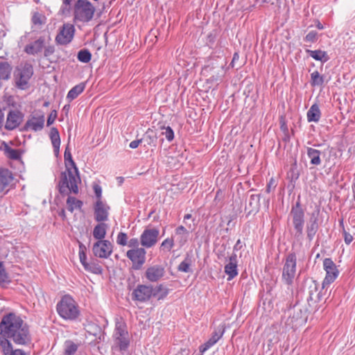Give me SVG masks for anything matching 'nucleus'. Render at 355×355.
Listing matches in <instances>:
<instances>
[{"instance_id": "1", "label": "nucleus", "mask_w": 355, "mask_h": 355, "mask_svg": "<svg viewBox=\"0 0 355 355\" xmlns=\"http://www.w3.org/2000/svg\"><path fill=\"white\" fill-rule=\"evenodd\" d=\"M59 315L65 320H76L80 311L75 300L69 295H64L56 306Z\"/></svg>"}, {"instance_id": "2", "label": "nucleus", "mask_w": 355, "mask_h": 355, "mask_svg": "<svg viewBox=\"0 0 355 355\" xmlns=\"http://www.w3.org/2000/svg\"><path fill=\"white\" fill-rule=\"evenodd\" d=\"M322 287L320 289L319 283L313 278L304 281L303 292L308 295L306 301L309 308L318 309L317 303L322 300Z\"/></svg>"}, {"instance_id": "3", "label": "nucleus", "mask_w": 355, "mask_h": 355, "mask_svg": "<svg viewBox=\"0 0 355 355\" xmlns=\"http://www.w3.org/2000/svg\"><path fill=\"white\" fill-rule=\"evenodd\" d=\"M34 73L33 65L26 62L17 66L14 71L15 87L21 90L28 88V82Z\"/></svg>"}, {"instance_id": "4", "label": "nucleus", "mask_w": 355, "mask_h": 355, "mask_svg": "<svg viewBox=\"0 0 355 355\" xmlns=\"http://www.w3.org/2000/svg\"><path fill=\"white\" fill-rule=\"evenodd\" d=\"M95 10V7L88 0H77L73 7L74 19L89 22L92 19Z\"/></svg>"}, {"instance_id": "5", "label": "nucleus", "mask_w": 355, "mask_h": 355, "mask_svg": "<svg viewBox=\"0 0 355 355\" xmlns=\"http://www.w3.org/2000/svg\"><path fill=\"white\" fill-rule=\"evenodd\" d=\"M318 309H315V307L308 308L299 303H296L288 312L291 322H295V325H301L306 322L309 313L312 311L315 312Z\"/></svg>"}, {"instance_id": "6", "label": "nucleus", "mask_w": 355, "mask_h": 355, "mask_svg": "<svg viewBox=\"0 0 355 355\" xmlns=\"http://www.w3.org/2000/svg\"><path fill=\"white\" fill-rule=\"evenodd\" d=\"M295 268L296 255L295 252H291L286 257L282 272V278L288 285L293 284L295 275Z\"/></svg>"}, {"instance_id": "7", "label": "nucleus", "mask_w": 355, "mask_h": 355, "mask_svg": "<svg viewBox=\"0 0 355 355\" xmlns=\"http://www.w3.org/2000/svg\"><path fill=\"white\" fill-rule=\"evenodd\" d=\"M323 267L326 271V276L322 284V290H324L326 286L334 282L339 274L336 265L331 258H325L323 260Z\"/></svg>"}, {"instance_id": "8", "label": "nucleus", "mask_w": 355, "mask_h": 355, "mask_svg": "<svg viewBox=\"0 0 355 355\" xmlns=\"http://www.w3.org/2000/svg\"><path fill=\"white\" fill-rule=\"evenodd\" d=\"M75 28L73 24H64L60 28L59 33L55 37V41L57 44L67 45L69 44L74 36Z\"/></svg>"}, {"instance_id": "9", "label": "nucleus", "mask_w": 355, "mask_h": 355, "mask_svg": "<svg viewBox=\"0 0 355 355\" xmlns=\"http://www.w3.org/2000/svg\"><path fill=\"white\" fill-rule=\"evenodd\" d=\"M146 251L144 248H140L131 249L127 251V257L132 262L133 270H140L146 261Z\"/></svg>"}, {"instance_id": "10", "label": "nucleus", "mask_w": 355, "mask_h": 355, "mask_svg": "<svg viewBox=\"0 0 355 355\" xmlns=\"http://www.w3.org/2000/svg\"><path fill=\"white\" fill-rule=\"evenodd\" d=\"M64 163L66 170L61 173L60 178H67L66 173H68V178H80L78 168L72 159L69 146L65 148L64 153Z\"/></svg>"}, {"instance_id": "11", "label": "nucleus", "mask_w": 355, "mask_h": 355, "mask_svg": "<svg viewBox=\"0 0 355 355\" xmlns=\"http://www.w3.org/2000/svg\"><path fill=\"white\" fill-rule=\"evenodd\" d=\"M81 179H61L58 185V191L62 196H68L70 193H78V184Z\"/></svg>"}, {"instance_id": "12", "label": "nucleus", "mask_w": 355, "mask_h": 355, "mask_svg": "<svg viewBox=\"0 0 355 355\" xmlns=\"http://www.w3.org/2000/svg\"><path fill=\"white\" fill-rule=\"evenodd\" d=\"M112 244L110 241H98L94 243L92 251L95 257L106 259L112 254Z\"/></svg>"}, {"instance_id": "13", "label": "nucleus", "mask_w": 355, "mask_h": 355, "mask_svg": "<svg viewBox=\"0 0 355 355\" xmlns=\"http://www.w3.org/2000/svg\"><path fill=\"white\" fill-rule=\"evenodd\" d=\"M159 234V231L157 228L145 229L140 236L141 245L147 248L153 247L157 243Z\"/></svg>"}, {"instance_id": "14", "label": "nucleus", "mask_w": 355, "mask_h": 355, "mask_svg": "<svg viewBox=\"0 0 355 355\" xmlns=\"http://www.w3.org/2000/svg\"><path fill=\"white\" fill-rule=\"evenodd\" d=\"M152 285L139 284L137 286L131 294L133 301L145 302L151 297Z\"/></svg>"}, {"instance_id": "15", "label": "nucleus", "mask_w": 355, "mask_h": 355, "mask_svg": "<svg viewBox=\"0 0 355 355\" xmlns=\"http://www.w3.org/2000/svg\"><path fill=\"white\" fill-rule=\"evenodd\" d=\"M44 125V114L41 113L40 114H36L35 115L31 116V118L28 119L25 125L21 128V131H28L29 129L33 130L35 132L41 130L43 129Z\"/></svg>"}, {"instance_id": "16", "label": "nucleus", "mask_w": 355, "mask_h": 355, "mask_svg": "<svg viewBox=\"0 0 355 355\" xmlns=\"http://www.w3.org/2000/svg\"><path fill=\"white\" fill-rule=\"evenodd\" d=\"M24 114L19 110H10L7 116L5 128L7 130H13L21 123Z\"/></svg>"}, {"instance_id": "17", "label": "nucleus", "mask_w": 355, "mask_h": 355, "mask_svg": "<svg viewBox=\"0 0 355 355\" xmlns=\"http://www.w3.org/2000/svg\"><path fill=\"white\" fill-rule=\"evenodd\" d=\"M110 207L102 200H96L94 205V219L96 222H105L108 220Z\"/></svg>"}, {"instance_id": "18", "label": "nucleus", "mask_w": 355, "mask_h": 355, "mask_svg": "<svg viewBox=\"0 0 355 355\" xmlns=\"http://www.w3.org/2000/svg\"><path fill=\"white\" fill-rule=\"evenodd\" d=\"M295 230V237L300 238L303 235L304 225V213L290 214Z\"/></svg>"}, {"instance_id": "19", "label": "nucleus", "mask_w": 355, "mask_h": 355, "mask_svg": "<svg viewBox=\"0 0 355 355\" xmlns=\"http://www.w3.org/2000/svg\"><path fill=\"white\" fill-rule=\"evenodd\" d=\"M165 273L164 268L159 265H155L146 269L145 276L151 282H156L160 279Z\"/></svg>"}, {"instance_id": "20", "label": "nucleus", "mask_w": 355, "mask_h": 355, "mask_svg": "<svg viewBox=\"0 0 355 355\" xmlns=\"http://www.w3.org/2000/svg\"><path fill=\"white\" fill-rule=\"evenodd\" d=\"M45 38L43 36H40L37 40L31 42L24 47V52L28 55H37L41 53L44 47Z\"/></svg>"}, {"instance_id": "21", "label": "nucleus", "mask_w": 355, "mask_h": 355, "mask_svg": "<svg viewBox=\"0 0 355 355\" xmlns=\"http://www.w3.org/2000/svg\"><path fill=\"white\" fill-rule=\"evenodd\" d=\"M318 220V219L317 214L312 213L306 226L307 239L309 241H311L313 239L318 230L319 225Z\"/></svg>"}, {"instance_id": "22", "label": "nucleus", "mask_w": 355, "mask_h": 355, "mask_svg": "<svg viewBox=\"0 0 355 355\" xmlns=\"http://www.w3.org/2000/svg\"><path fill=\"white\" fill-rule=\"evenodd\" d=\"M227 260L229 263L225 266V272L228 275V280H230L238 275L236 254L232 253Z\"/></svg>"}, {"instance_id": "23", "label": "nucleus", "mask_w": 355, "mask_h": 355, "mask_svg": "<svg viewBox=\"0 0 355 355\" xmlns=\"http://www.w3.org/2000/svg\"><path fill=\"white\" fill-rule=\"evenodd\" d=\"M0 347L2 349L3 355H26L22 349H13L12 345L10 340H1Z\"/></svg>"}, {"instance_id": "24", "label": "nucleus", "mask_w": 355, "mask_h": 355, "mask_svg": "<svg viewBox=\"0 0 355 355\" xmlns=\"http://www.w3.org/2000/svg\"><path fill=\"white\" fill-rule=\"evenodd\" d=\"M307 121L309 122H318L320 119L321 112L317 103L311 106L306 114Z\"/></svg>"}, {"instance_id": "25", "label": "nucleus", "mask_w": 355, "mask_h": 355, "mask_svg": "<svg viewBox=\"0 0 355 355\" xmlns=\"http://www.w3.org/2000/svg\"><path fill=\"white\" fill-rule=\"evenodd\" d=\"M93 230V236L98 241H103L106 235L107 225L104 222H98Z\"/></svg>"}, {"instance_id": "26", "label": "nucleus", "mask_w": 355, "mask_h": 355, "mask_svg": "<svg viewBox=\"0 0 355 355\" xmlns=\"http://www.w3.org/2000/svg\"><path fill=\"white\" fill-rule=\"evenodd\" d=\"M306 53L309 54V55L313 58L314 60L317 61H320L322 63H324L329 60V57L327 55V53L320 49L314 51L306 49Z\"/></svg>"}, {"instance_id": "27", "label": "nucleus", "mask_w": 355, "mask_h": 355, "mask_svg": "<svg viewBox=\"0 0 355 355\" xmlns=\"http://www.w3.org/2000/svg\"><path fill=\"white\" fill-rule=\"evenodd\" d=\"M114 345L120 352H123L126 351L130 346L129 334H128V336L122 335L121 336L115 337Z\"/></svg>"}, {"instance_id": "28", "label": "nucleus", "mask_w": 355, "mask_h": 355, "mask_svg": "<svg viewBox=\"0 0 355 355\" xmlns=\"http://www.w3.org/2000/svg\"><path fill=\"white\" fill-rule=\"evenodd\" d=\"M3 145L4 153L9 159L12 160L21 159V152L20 150L12 148L5 141L3 142Z\"/></svg>"}, {"instance_id": "29", "label": "nucleus", "mask_w": 355, "mask_h": 355, "mask_svg": "<svg viewBox=\"0 0 355 355\" xmlns=\"http://www.w3.org/2000/svg\"><path fill=\"white\" fill-rule=\"evenodd\" d=\"M321 152L313 148H307V156L310 159V164L312 165H320L321 164L320 159Z\"/></svg>"}, {"instance_id": "30", "label": "nucleus", "mask_w": 355, "mask_h": 355, "mask_svg": "<svg viewBox=\"0 0 355 355\" xmlns=\"http://www.w3.org/2000/svg\"><path fill=\"white\" fill-rule=\"evenodd\" d=\"M86 83H80L72 87L67 94V98L69 102L76 98L85 89Z\"/></svg>"}, {"instance_id": "31", "label": "nucleus", "mask_w": 355, "mask_h": 355, "mask_svg": "<svg viewBox=\"0 0 355 355\" xmlns=\"http://www.w3.org/2000/svg\"><path fill=\"white\" fill-rule=\"evenodd\" d=\"M168 294V289L165 288L163 284H159L155 287L152 286L151 297H157L158 300L164 299Z\"/></svg>"}, {"instance_id": "32", "label": "nucleus", "mask_w": 355, "mask_h": 355, "mask_svg": "<svg viewBox=\"0 0 355 355\" xmlns=\"http://www.w3.org/2000/svg\"><path fill=\"white\" fill-rule=\"evenodd\" d=\"M12 67L8 62H0V80H8L10 78Z\"/></svg>"}, {"instance_id": "33", "label": "nucleus", "mask_w": 355, "mask_h": 355, "mask_svg": "<svg viewBox=\"0 0 355 355\" xmlns=\"http://www.w3.org/2000/svg\"><path fill=\"white\" fill-rule=\"evenodd\" d=\"M141 139L143 142L146 143L144 146L149 145L155 146L157 139V133L153 130L148 128Z\"/></svg>"}, {"instance_id": "34", "label": "nucleus", "mask_w": 355, "mask_h": 355, "mask_svg": "<svg viewBox=\"0 0 355 355\" xmlns=\"http://www.w3.org/2000/svg\"><path fill=\"white\" fill-rule=\"evenodd\" d=\"M67 209L72 213L74 209H81L83 202L80 200L76 199L75 197L69 196L67 199Z\"/></svg>"}, {"instance_id": "35", "label": "nucleus", "mask_w": 355, "mask_h": 355, "mask_svg": "<svg viewBox=\"0 0 355 355\" xmlns=\"http://www.w3.org/2000/svg\"><path fill=\"white\" fill-rule=\"evenodd\" d=\"M10 282L9 276L3 266V261H0V286L6 287Z\"/></svg>"}, {"instance_id": "36", "label": "nucleus", "mask_w": 355, "mask_h": 355, "mask_svg": "<svg viewBox=\"0 0 355 355\" xmlns=\"http://www.w3.org/2000/svg\"><path fill=\"white\" fill-rule=\"evenodd\" d=\"M78 60L83 63H88L92 59V53L87 49L80 50L77 54Z\"/></svg>"}, {"instance_id": "37", "label": "nucleus", "mask_w": 355, "mask_h": 355, "mask_svg": "<svg viewBox=\"0 0 355 355\" xmlns=\"http://www.w3.org/2000/svg\"><path fill=\"white\" fill-rule=\"evenodd\" d=\"M126 324L123 322H117L116 323L114 337L121 336L122 335L128 336Z\"/></svg>"}, {"instance_id": "38", "label": "nucleus", "mask_w": 355, "mask_h": 355, "mask_svg": "<svg viewBox=\"0 0 355 355\" xmlns=\"http://www.w3.org/2000/svg\"><path fill=\"white\" fill-rule=\"evenodd\" d=\"M324 83V77L318 71L311 74V85L312 86H321Z\"/></svg>"}, {"instance_id": "39", "label": "nucleus", "mask_w": 355, "mask_h": 355, "mask_svg": "<svg viewBox=\"0 0 355 355\" xmlns=\"http://www.w3.org/2000/svg\"><path fill=\"white\" fill-rule=\"evenodd\" d=\"M46 17L38 12H35L33 14L31 21L35 26H41L46 23Z\"/></svg>"}, {"instance_id": "40", "label": "nucleus", "mask_w": 355, "mask_h": 355, "mask_svg": "<svg viewBox=\"0 0 355 355\" xmlns=\"http://www.w3.org/2000/svg\"><path fill=\"white\" fill-rule=\"evenodd\" d=\"M78 349V345L73 341L67 340L65 343V355H73Z\"/></svg>"}, {"instance_id": "41", "label": "nucleus", "mask_w": 355, "mask_h": 355, "mask_svg": "<svg viewBox=\"0 0 355 355\" xmlns=\"http://www.w3.org/2000/svg\"><path fill=\"white\" fill-rule=\"evenodd\" d=\"M49 137L52 143V145L60 144V137L58 129L53 127L50 130Z\"/></svg>"}, {"instance_id": "42", "label": "nucleus", "mask_w": 355, "mask_h": 355, "mask_svg": "<svg viewBox=\"0 0 355 355\" xmlns=\"http://www.w3.org/2000/svg\"><path fill=\"white\" fill-rule=\"evenodd\" d=\"M191 260L187 257L178 267V270L184 272H189L191 270Z\"/></svg>"}, {"instance_id": "43", "label": "nucleus", "mask_w": 355, "mask_h": 355, "mask_svg": "<svg viewBox=\"0 0 355 355\" xmlns=\"http://www.w3.org/2000/svg\"><path fill=\"white\" fill-rule=\"evenodd\" d=\"M84 268L86 270L92 272L93 273H95V274H101L103 270L102 268L98 264H96L93 262L87 263L84 266Z\"/></svg>"}, {"instance_id": "44", "label": "nucleus", "mask_w": 355, "mask_h": 355, "mask_svg": "<svg viewBox=\"0 0 355 355\" xmlns=\"http://www.w3.org/2000/svg\"><path fill=\"white\" fill-rule=\"evenodd\" d=\"M161 129L164 131L162 132V135H164L168 141L171 142L174 139V132L170 126H162Z\"/></svg>"}, {"instance_id": "45", "label": "nucleus", "mask_w": 355, "mask_h": 355, "mask_svg": "<svg viewBox=\"0 0 355 355\" xmlns=\"http://www.w3.org/2000/svg\"><path fill=\"white\" fill-rule=\"evenodd\" d=\"M224 198V193L222 189H218L216 193L215 198L214 200V202L216 205H218V203L220 202L219 207H222V201Z\"/></svg>"}, {"instance_id": "46", "label": "nucleus", "mask_w": 355, "mask_h": 355, "mask_svg": "<svg viewBox=\"0 0 355 355\" xmlns=\"http://www.w3.org/2000/svg\"><path fill=\"white\" fill-rule=\"evenodd\" d=\"M116 243L120 245H126L128 243V236L124 232H119L117 239Z\"/></svg>"}, {"instance_id": "47", "label": "nucleus", "mask_w": 355, "mask_h": 355, "mask_svg": "<svg viewBox=\"0 0 355 355\" xmlns=\"http://www.w3.org/2000/svg\"><path fill=\"white\" fill-rule=\"evenodd\" d=\"M318 33L315 31H310L304 37L305 42H315L318 40Z\"/></svg>"}, {"instance_id": "48", "label": "nucleus", "mask_w": 355, "mask_h": 355, "mask_svg": "<svg viewBox=\"0 0 355 355\" xmlns=\"http://www.w3.org/2000/svg\"><path fill=\"white\" fill-rule=\"evenodd\" d=\"M174 245V242L173 239H165L161 244V248L163 250L166 249L168 251H170L171 248Z\"/></svg>"}, {"instance_id": "49", "label": "nucleus", "mask_w": 355, "mask_h": 355, "mask_svg": "<svg viewBox=\"0 0 355 355\" xmlns=\"http://www.w3.org/2000/svg\"><path fill=\"white\" fill-rule=\"evenodd\" d=\"M71 0H62V6L61 8V12L63 15H67L71 10Z\"/></svg>"}, {"instance_id": "50", "label": "nucleus", "mask_w": 355, "mask_h": 355, "mask_svg": "<svg viewBox=\"0 0 355 355\" xmlns=\"http://www.w3.org/2000/svg\"><path fill=\"white\" fill-rule=\"evenodd\" d=\"M217 256L219 259H224L225 261H227V257L226 256V245H221V246L218 249Z\"/></svg>"}, {"instance_id": "51", "label": "nucleus", "mask_w": 355, "mask_h": 355, "mask_svg": "<svg viewBox=\"0 0 355 355\" xmlns=\"http://www.w3.org/2000/svg\"><path fill=\"white\" fill-rule=\"evenodd\" d=\"M257 202H258V198L256 196L254 195H251L250 197V200H249V206L252 208L250 210V213L251 211H255L256 209H257Z\"/></svg>"}, {"instance_id": "52", "label": "nucleus", "mask_w": 355, "mask_h": 355, "mask_svg": "<svg viewBox=\"0 0 355 355\" xmlns=\"http://www.w3.org/2000/svg\"><path fill=\"white\" fill-rule=\"evenodd\" d=\"M297 213H304V209L302 207L300 196L298 197V200L295 203V205L293 206L291 214H297Z\"/></svg>"}, {"instance_id": "53", "label": "nucleus", "mask_w": 355, "mask_h": 355, "mask_svg": "<svg viewBox=\"0 0 355 355\" xmlns=\"http://www.w3.org/2000/svg\"><path fill=\"white\" fill-rule=\"evenodd\" d=\"M44 56L49 58L55 53V46L53 45L44 46Z\"/></svg>"}, {"instance_id": "54", "label": "nucleus", "mask_w": 355, "mask_h": 355, "mask_svg": "<svg viewBox=\"0 0 355 355\" xmlns=\"http://www.w3.org/2000/svg\"><path fill=\"white\" fill-rule=\"evenodd\" d=\"M224 331H225V329L221 327V328L218 329V331H215L212 334L211 338H213L216 342H218V340L223 336Z\"/></svg>"}, {"instance_id": "55", "label": "nucleus", "mask_w": 355, "mask_h": 355, "mask_svg": "<svg viewBox=\"0 0 355 355\" xmlns=\"http://www.w3.org/2000/svg\"><path fill=\"white\" fill-rule=\"evenodd\" d=\"M57 118V111L55 110H53L51 112L50 114L49 115L47 118V122L46 125L47 126H50L51 124H53Z\"/></svg>"}, {"instance_id": "56", "label": "nucleus", "mask_w": 355, "mask_h": 355, "mask_svg": "<svg viewBox=\"0 0 355 355\" xmlns=\"http://www.w3.org/2000/svg\"><path fill=\"white\" fill-rule=\"evenodd\" d=\"M94 191L96 195V197L97 198V200H102V189L101 187L98 184H94L93 186Z\"/></svg>"}, {"instance_id": "57", "label": "nucleus", "mask_w": 355, "mask_h": 355, "mask_svg": "<svg viewBox=\"0 0 355 355\" xmlns=\"http://www.w3.org/2000/svg\"><path fill=\"white\" fill-rule=\"evenodd\" d=\"M343 235H344V239L346 244L349 245L352 243L353 241V236L350 234L349 232H347L345 228L343 227Z\"/></svg>"}, {"instance_id": "58", "label": "nucleus", "mask_w": 355, "mask_h": 355, "mask_svg": "<svg viewBox=\"0 0 355 355\" xmlns=\"http://www.w3.org/2000/svg\"><path fill=\"white\" fill-rule=\"evenodd\" d=\"M176 234L178 235H189V232L182 225L177 227L175 230Z\"/></svg>"}, {"instance_id": "59", "label": "nucleus", "mask_w": 355, "mask_h": 355, "mask_svg": "<svg viewBox=\"0 0 355 355\" xmlns=\"http://www.w3.org/2000/svg\"><path fill=\"white\" fill-rule=\"evenodd\" d=\"M13 179H0V192L3 191L5 188L10 184Z\"/></svg>"}, {"instance_id": "60", "label": "nucleus", "mask_w": 355, "mask_h": 355, "mask_svg": "<svg viewBox=\"0 0 355 355\" xmlns=\"http://www.w3.org/2000/svg\"><path fill=\"white\" fill-rule=\"evenodd\" d=\"M277 186V182L275 179H270V182L268 183L266 191L269 193L271 191V188L275 189Z\"/></svg>"}, {"instance_id": "61", "label": "nucleus", "mask_w": 355, "mask_h": 355, "mask_svg": "<svg viewBox=\"0 0 355 355\" xmlns=\"http://www.w3.org/2000/svg\"><path fill=\"white\" fill-rule=\"evenodd\" d=\"M0 178H12V173L5 168H0Z\"/></svg>"}, {"instance_id": "62", "label": "nucleus", "mask_w": 355, "mask_h": 355, "mask_svg": "<svg viewBox=\"0 0 355 355\" xmlns=\"http://www.w3.org/2000/svg\"><path fill=\"white\" fill-rule=\"evenodd\" d=\"M129 247L130 248H135V249L137 248H139V241L136 238H134V239H131L129 241H128V243H127Z\"/></svg>"}, {"instance_id": "63", "label": "nucleus", "mask_w": 355, "mask_h": 355, "mask_svg": "<svg viewBox=\"0 0 355 355\" xmlns=\"http://www.w3.org/2000/svg\"><path fill=\"white\" fill-rule=\"evenodd\" d=\"M79 258L81 263L83 266H85L88 262H87V255L86 252H79Z\"/></svg>"}, {"instance_id": "64", "label": "nucleus", "mask_w": 355, "mask_h": 355, "mask_svg": "<svg viewBox=\"0 0 355 355\" xmlns=\"http://www.w3.org/2000/svg\"><path fill=\"white\" fill-rule=\"evenodd\" d=\"M239 59V54L238 52H235L233 55V58L232 62L230 63V66L232 68H234L236 67V62Z\"/></svg>"}]
</instances>
